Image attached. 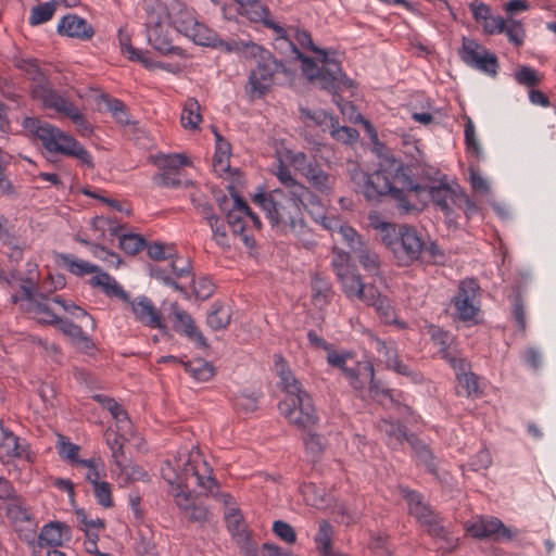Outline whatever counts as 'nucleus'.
I'll return each mask as SVG.
<instances>
[{"mask_svg":"<svg viewBox=\"0 0 556 556\" xmlns=\"http://www.w3.org/2000/svg\"><path fill=\"white\" fill-rule=\"evenodd\" d=\"M161 475L170 485L169 493L184 517L189 522H206L207 508L197 502L191 486L198 485L213 495L217 483L212 468L201 458L199 452H189L187 448L179 451L172 459L163 463Z\"/></svg>","mask_w":556,"mask_h":556,"instance_id":"f257e3e1","label":"nucleus"},{"mask_svg":"<svg viewBox=\"0 0 556 556\" xmlns=\"http://www.w3.org/2000/svg\"><path fill=\"white\" fill-rule=\"evenodd\" d=\"M252 202L264 213L269 224L283 233L295 237L305 235L308 227L304 220L303 208L313 213L319 211L321 204L319 198L298 200L289 192L276 188L269 191L260 190L252 197Z\"/></svg>","mask_w":556,"mask_h":556,"instance_id":"f03ea898","label":"nucleus"},{"mask_svg":"<svg viewBox=\"0 0 556 556\" xmlns=\"http://www.w3.org/2000/svg\"><path fill=\"white\" fill-rule=\"evenodd\" d=\"M296 42L304 49L316 53V61L303 54L299 48L289 41L291 50L296 59L302 63V72L306 78L317 85L320 89L327 90L332 94V100L340 105L339 91L352 87V80L342 72L341 64L328 50L319 49L312 40L311 34L306 30L296 29Z\"/></svg>","mask_w":556,"mask_h":556,"instance_id":"7ed1b4c3","label":"nucleus"},{"mask_svg":"<svg viewBox=\"0 0 556 556\" xmlns=\"http://www.w3.org/2000/svg\"><path fill=\"white\" fill-rule=\"evenodd\" d=\"M354 179H358L359 192L368 201H378L380 197L390 195L403 213H409L414 210L407 199V192L419 188L412 178L408 166L392 161L388 166L381 165L371 174L358 172Z\"/></svg>","mask_w":556,"mask_h":556,"instance_id":"20e7f679","label":"nucleus"},{"mask_svg":"<svg viewBox=\"0 0 556 556\" xmlns=\"http://www.w3.org/2000/svg\"><path fill=\"white\" fill-rule=\"evenodd\" d=\"M275 368L286 392L285 400L278 406L280 413L300 429L312 428L318 418L311 395L303 390L280 355H275Z\"/></svg>","mask_w":556,"mask_h":556,"instance_id":"39448f33","label":"nucleus"},{"mask_svg":"<svg viewBox=\"0 0 556 556\" xmlns=\"http://www.w3.org/2000/svg\"><path fill=\"white\" fill-rule=\"evenodd\" d=\"M235 46L236 49L231 50L230 53H241L245 58L256 60V67L249 76L248 91L252 98L264 97L274 84V76L278 73H287L286 66L260 45L235 39Z\"/></svg>","mask_w":556,"mask_h":556,"instance_id":"423d86ee","label":"nucleus"},{"mask_svg":"<svg viewBox=\"0 0 556 556\" xmlns=\"http://www.w3.org/2000/svg\"><path fill=\"white\" fill-rule=\"evenodd\" d=\"M23 127L41 141L45 149L51 153L73 156L87 167H92L91 154L72 136L55 126L36 117H25Z\"/></svg>","mask_w":556,"mask_h":556,"instance_id":"0eeeda50","label":"nucleus"},{"mask_svg":"<svg viewBox=\"0 0 556 556\" xmlns=\"http://www.w3.org/2000/svg\"><path fill=\"white\" fill-rule=\"evenodd\" d=\"M144 26L149 45L161 54H178L182 50L173 45L169 33V13L167 8L155 0L144 3Z\"/></svg>","mask_w":556,"mask_h":556,"instance_id":"6e6552de","label":"nucleus"},{"mask_svg":"<svg viewBox=\"0 0 556 556\" xmlns=\"http://www.w3.org/2000/svg\"><path fill=\"white\" fill-rule=\"evenodd\" d=\"M175 29L191 39L194 43L212 47L219 51L230 53L236 49L235 39H222L204 24H201L188 10H180L173 20Z\"/></svg>","mask_w":556,"mask_h":556,"instance_id":"1a4fd4ad","label":"nucleus"},{"mask_svg":"<svg viewBox=\"0 0 556 556\" xmlns=\"http://www.w3.org/2000/svg\"><path fill=\"white\" fill-rule=\"evenodd\" d=\"M13 303H20L21 308L41 324L54 325L58 315L50 306L52 298L38 292L34 277L21 279L20 293L12 294Z\"/></svg>","mask_w":556,"mask_h":556,"instance_id":"9d476101","label":"nucleus"},{"mask_svg":"<svg viewBox=\"0 0 556 556\" xmlns=\"http://www.w3.org/2000/svg\"><path fill=\"white\" fill-rule=\"evenodd\" d=\"M425 249V239L419 231L407 225L399 229V238L393 247V255L400 266H409L419 262Z\"/></svg>","mask_w":556,"mask_h":556,"instance_id":"9b49d317","label":"nucleus"},{"mask_svg":"<svg viewBox=\"0 0 556 556\" xmlns=\"http://www.w3.org/2000/svg\"><path fill=\"white\" fill-rule=\"evenodd\" d=\"M416 186L419 189L409 190V193H414L417 199L422 201L430 200L435 208L440 210L446 218H452L453 208L451 204L455 203L459 186H451L442 181L432 185L416 182Z\"/></svg>","mask_w":556,"mask_h":556,"instance_id":"f8f14e48","label":"nucleus"},{"mask_svg":"<svg viewBox=\"0 0 556 556\" xmlns=\"http://www.w3.org/2000/svg\"><path fill=\"white\" fill-rule=\"evenodd\" d=\"M5 513L7 517L13 522L18 538L27 544L34 545L37 538L38 522L26 505L25 500L20 496L8 503Z\"/></svg>","mask_w":556,"mask_h":556,"instance_id":"ddd939ff","label":"nucleus"},{"mask_svg":"<svg viewBox=\"0 0 556 556\" xmlns=\"http://www.w3.org/2000/svg\"><path fill=\"white\" fill-rule=\"evenodd\" d=\"M458 54L466 65L490 76L496 75L497 58L475 39L463 37V45Z\"/></svg>","mask_w":556,"mask_h":556,"instance_id":"4468645a","label":"nucleus"},{"mask_svg":"<svg viewBox=\"0 0 556 556\" xmlns=\"http://www.w3.org/2000/svg\"><path fill=\"white\" fill-rule=\"evenodd\" d=\"M465 530L475 539H491L498 541L501 538L511 540V531L496 517L475 516L465 522Z\"/></svg>","mask_w":556,"mask_h":556,"instance_id":"2eb2a0df","label":"nucleus"},{"mask_svg":"<svg viewBox=\"0 0 556 556\" xmlns=\"http://www.w3.org/2000/svg\"><path fill=\"white\" fill-rule=\"evenodd\" d=\"M478 290L479 286L473 279L463 280L459 283L457 294L452 300L458 319L468 321L477 316Z\"/></svg>","mask_w":556,"mask_h":556,"instance_id":"dca6fc26","label":"nucleus"},{"mask_svg":"<svg viewBox=\"0 0 556 556\" xmlns=\"http://www.w3.org/2000/svg\"><path fill=\"white\" fill-rule=\"evenodd\" d=\"M401 493L408 503L409 514L427 526L430 534L441 536L444 532L439 517L426 505L419 493L407 489H402Z\"/></svg>","mask_w":556,"mask_h":556,"instance_id":"f3484780","label":"nucleus"},{"mask_svg":"<svg viewBox=\"0 0 556 556\" xmlns=\"http://www.w3.org/2000/svg\"><path fill=\"white\" fill-rule=\"evenodd\" d=\"M337 278L341 285L343 293L350 300L356 299L361 302H368L377 296L376 287L370 283H364L355 267L339 274Z\"/></svg>","mask_w":556,"mask_h":556,"instance_id":"a211bd4d","label":"nucleus"},{"mask_svg":"<svg viewBox=\"0 0 556 556\" xmlns=\"http://www.w3.org/2000/svg\"><path fill=\"white\" fill-rule=\"evenodd\" d=\"M30 92L35 100L41 101L45 109L53 110L64 116L76 108L67 98L53 89L50 81L45 85H35Z\"/></svg>","mask_w":556,"mask_h":556,"instance_id":"6ab92c4d","label":"nucleus"},{"mask_svg":"<svg viewBox=\"0 0 556 556\" xmlns=\"http://www.w3.org/2000/svg\"><path fill=\"white\" fill-rule=\"evenodd\" d=\"M428 334L433 344L439 348L438 353L440 356L445 359L451 367L465 359L459 356L455 339L448 331L443 330L439 326L430 325L428 327Z\"/></svg>","mask_w":556,"mask_h":556,"instance_id":"aec40b11","label":"nucleus"},{"mask_svg":"<svg viewBox=\"0 0 556 556\" xmlns=\"http://www.w3.org/2000/svg\"><path fill=\"white\" fill-rule=\"evenodd\" d=\"M128 303L131 306L136 319L142 325L152 329L165 328L161 313L148 296L141 295L134 300L129 299Z\"/></svg>","mask_w":556,"mask_h":556,"instance_id":"412c9836","label":"nucleus"},{"mask_svg":"<svg viewBox=\"0 0 556 556\" xmlns=\"http://www.w3.org/2000/svg\"><path fill=\"white\" fill-rule=\"evenodd\" d=\"M342 375L355 390H363L366 384H369L371 392L378 390V384L375 380L374 365L369 361L356 362L354 367L344 368Z\"/></svg>","mask_w":556,"mask_h":556,"instance_id":"4be33fe9","label":"nucleus"},{"mask_svg":"<svg viewBox=\"0 0 556 556\" xmlns=\"http://www.w3.org/2000/svg\"><path fill=\"white\" fill-rule=\"evenodd\" d=\"M273 173L283 186L281 189L294 195L298 200L315 199L316 194L308 187L298 181L290 168L281 160L275 165Z\"/></svg>","mask_w":556,"mask_h":556,"instance_id":"5701e85b","label":"nucleus"},{"mask_svg":"<svg viewBox=\"0 0 556 556\" xmlns=\"http://www.w3.org/2000/svg\"><path fill=\"white\" fill-rule=\"evenodd\" d=\"M456 377V392L458 395L470 397L479 396L482 392L479 389L478 377L470 371L467 359H463L452 366Z\"/></svg>","mask_w":556,"mask_h":556,"instance_id":"b1692460","label":"nucleus"},{"mask_svg":"<svg viewBox=\"0 0 556 556\" xmlns=\"http://www.w3.org/2000/svg\"><path fill=\"white\" fill-rule=\"evenodd\" d=\"M72 538L71 528L61 521H51L45 525L38 535V546L58 547Z\"/></svg>","mask_w":556,"mask_h":556,"instance_id":"393cba45","label":"nucleus"},{"mask_svg":"<svg viewBox=\"0 0 556 556\" xmlns=\"http://www.w3.org/2000/svg\"><path fill=\"white\" fill-rule=\"evenodd\" d=\"M58 33L62 36L88 40L93 36L94 30L85 18L68 14L61 18Z\"/></svg>","mask_w":556,"mask_h":556,"instance_id":"a878e982","label":"nucleus"},{"mask_svg":"<svg viewBox=\"0 0 556 556\" xmlns=\"http://www.w3.org/2000/svg\"><path fill=\"white\" fill-rule=\"evenodd\" d=\"M174 315V329L177 332L186 334L190 340L197 342L201 346H206V339L194 325L191 316L184 309L179 308L177 304H172Z\"/></svg>","mask_w":556,"mask_h":556,"instance_id":"bb28decb","label":"nucleus"},{"mask_svg":"<svg viewBox=\"0 0 556 556\" xmlns=\"http://www.w3.org/2000/svg\"><path fill=\"white\" fill-rule=\"evenodd\" d=\"M58 328L67 337L71 338L72 343L80 351L86 354H89L94 349V343L91 338L87 336L80 326L75 325L70 319H63L58 317V320L54 323Z\"/></svg>","mask_w":556,"mask_h":556,"instance_id":"cd10ccee","label":"nucleus"},{"mask_svg":"<svg viewBox=\"0 0 556 556\" xmlns=\"http://www.w3.org/2000/svg\"><path fill=\"white\" fill-rule=\"evenodd\" d=\"M89 285L93 288L100 287L108 296H115L124 302H129V295L125 292L123 287L115 280L114 277L101 269L97 275L90 278Z\"/></svg>","mask_w":556,"mask_h":556,"instance_id":"c85d7f7f","label":"nucleus"},{"mask_svg":"<svg viewBox=\"0 0 556 556\" xmlns=\"http://www.w3.org/2000/svg\"><path fill=\"white\" fill-rule=\"evenodd\" d=\"M26 450L20 444L18 438L9 429L0 435V459L5 463L13 458H22Z\"/></svg>","mask_w":556,"mask_h":556,"instance_id":"c756f323","label":"nucleus"},{"mask_svg":"<svg viewBox=\"0 0 556 556\" xmlns=\"http://www.w3.org/2000/svg\"><path fill=\"white\" fill-rule=\"evenodd\" d=\"M58 264L65 267L70 273L76 276H85L88 274H98L100 267L84 260H78L72 254H58Z\"/></svg>","mask_w":556,"mask_h":556,"instance_id":"7c9ffc66","label":"nucleus"},{"mask_svg":"<svg viewBox=\"0 0 556 556\" xmlns=\"http://www.w3.org/2000/svg\"><path fill=\"white\" fill-rule=\"evenodd\" d=\"M216 138V151L213 159V167L216 173L223 175L230 168V143L224 139L216 130H214Z\"/></svg>","mask_w":556,"mask_h":556,"instance_id":"2f4dec72","label":"nucleus"},{"mask_svg":"<svg viewBox=\"0 0 556 556\" xmlns=\"http://www.w3.org/2000/svg\"><path fill=\"white\" fill-rule=\"evenodd\" d=\"M359 264L371 276H378L380 273L381 261L379 255L366 243L359 250L354 252Z\"/></svg>","mask_w":556,"mask_h":556,"instance_id":"473e14b6","label":"nucleus"},{"mask_svg":"<svg viewBox=\"0 0 556 556\" xmlns=\"http://www.w3.org/2000/svg\"><path fill=\"white\" fill-rule=\"evenodd\" d=\"M186 371L199 382L208 381L214 376V367L203 358H195L190 362H180Z\"/></svg>","mask_w":556,"mask_h":556,"instance_id":"72a5a7b5","label":"nucleus"},{"mask_svg":"<svg viewBox=\"0 0 556 556\" xmlns=\"http://www.w3.org/2000/svg\"><path fill=\"white\" fill-rule=\"evenodd\" d=\"M15 66L25 74V76L33 81V86L35 85H45L49 80L43 75L41 70L39 68V65L37 63V60L35 59H16L15 60Z\"/></svg>","mask_w":556,"mask_h":556,"instance_id":"f704fd0d","label":"nucleus"},{"mask_svg":"<svg viewBox=\"0 0 556 556\" xmlns=\"http://www.w3.org/2000/svg\"><path fill=\"white\" fill-rule=\"evenodd\" d=\"M101 100L104 105V109L111 113V115L115 118V121L118 124L126 126L131 123L130 115L123 101L106 94H103L101 97Z\"/></svg>","mask_w":556,"mask_h":556,"instance_id":"c9c22d12","label":"nucleus"},{"mask_svg":"<svg viewBox=\"0 0 556 556\" xmlns=\"http://www.w3.org/2000/svg\"><path fill=\"white\" fill-rule=\"evenodd\" d=\"M311 289L312 299L315 305L323 306L327 304L332 296L330 282L317 274L313 277Z\"/></svg>","mask_w":556,"mask_h":556,"instance_id":"e433bc0d","label":"nucleus"},{"mask_svg":"<svg viewBox=\"0 0 556 556\" xmlns=\"http://www.w3.org/2000/svg\"><path fill=\"white\" fill-rule=\"evenodd\" d=\"M227 529L236 539L237 543L249 538V533L243 525L242 516L237 508H229L225 514Z\"/></svg>","mask_w":556,"mask_h":556,"instance_id":"4c0bfd02","label":"nucleus"},{"mask_svg":"<svg viewBox=\"0 0 556 556\" xmlns=\"http://www.w3.org/2000/svg\"><path fill=\"white\" fill-rule=\"evenodd\" d=\"M409 445L415 451L418 459L427 467L429 472L437 476L438 469L437 464L434 462V456L430 448L424 444L421 441H419L415 435H410L408 439Z\"/></svg>","mask_w":556,"mask_h":556,"instance_id":"58836bf2","label":"nucleus"},{"mask_svg":"<svg viewBox=\"0 0 556 556\" xmlns=\"http://www.w3.org/2000/svg\"><path fill=\"white\" fill-rule=\"evenodd\" d=\"M377 296L374 300L364 302L368 306H374L379 314L380 318L386 324H395V312L388 298L382 296L379 290L376 288Z\"/></svg>","mask_w":556,"mask_h":556,"instance_id":"ea45409f","label":"nucleus"},{"mask_svg":"<svg viewBox=\"0 0 556 556\" xmlns=\"http://www.w3.org/2000/svg\"><path fill=\"white\" fill-rule=\"evenodd\" d=\"M380 430L389 437V444L393 447L401 445L404 441L408 442L412 435L406 432V428L400 422L383 420Z\"/></svg>","mask_w":556,"mask_h":556,"instance_id":"a19ab883","label":"nucleus"},{"mask_svg":"<svg viewBox=\"0 0 556 556\" xmlns=\"http://www.w3.org/2000/svg\"><path fill=\"white\" fill-rule=\"evenodd\" d=\"M202 121V116L200 114V104L199 102L190 98L186 101L182 113H181V124L185 128L195 129Z\"/></svg>","mask_w":556,"mask_h":556,"instance_id":"79ce46f5","label":"nucleus"},{"mask_svg":"<svg viewBox=\"0 0 556 556\" xmlns=\"http://www.w3.org/2000/svg\"><path fill=\"white\" fill-rule=\"evenodd\" d=\"M206 321L213 330L226 328L230 323L229 309L218 303H214L207 315Z\"/></svg>","mask_w":556,"mask_h":556,"instance_id":"37998d69","label":"nucleus"},{"mask_svg":"<svg viewBox=\"0 0 556 556\" xmlns=\"http://www.w3.org/2000/svg\"><path fill=\"white\" fill-rule=\"evenodd\" d=\"M155 164L160 170L180 173V169L189 164V160L182 154H160Z\"/></svg>","mask_w":556,"mask_h":556,"instance_id":"c03bdc74","label":"nucleus"},{"mask_svg":"<svg viewBox=\"0 0 556 556\" xmlns=\"http://www.w3.org/2000/svg\"><path fill=\"white\" fill-rule=\"evenodd\" d=\"M330 136L338 142L350 144L358 139V131L349 126H339L338 119L331 122L329 125Z\"/></svg>","mask_w":556,"mask_h":556,"instance_id":"a18cd8bd","label":"nucleus"},{"mask_svg":"<svg viewBox=\"0 0 556 556\" xmlns=\"http://www.w3.org/2000/svg\"><path fill=\"white\" fill-rule=\"evenodd\" d=\"M375 342H376V349L379 352H381L382 350H386V364H387L388 368H391L394 371H396L397 374L405 375V376L410 374L408 366H406L405 364H403L400 361L395 351L388 349L386 346V343L383 341H381L380 339H375Z\"/></svg>","mask_w":556,"mask_h":556,"instance_id":"49530a36","label":"nucleus"},{"mask_svg":"<svg viewBox=\"0 0 556 556\" xmlns=\"http://www.w3.org/2000/svg\"><path fill=\"white\" fill-rule=\"evenodd\" d=\"M332 526L327 520H321L318 526V532L315 536V543L321 556L332 551Z\"/></svg>","mask_w":556,"mask_h":556,"instance_id":"de8ad7c7","label":"nucleus"},{"mask_svg":"<svg viewBox=\"0 0 556 556\" xmlns=\"http://www.w3.org/2000/svg\"><path fill=\"white\" fill-rule=\"evenodd\" d=\"M55 12V3L45 2L34 7L29 15V24L37 26L50 21Z\"/></svg>","mask_w":556,"mask_h":556,"instance_id":"09e8293b","label":"nucleus"},{"mask_svg":"<svg viewBox=\"0 0 556 556\" xmlns=\"http://www.w3.org/2000/svg\"><path fill=\"white\" fill-rule=\"evenodd\" d=\"M446 260L445 252L434 241H425L422 257L419 260L420 263L443 265Z\"/></svg>","mask_w":556,"mask_h":556,"instance_id":"8fccbe9b","label":"nucleus"},{"mask_svg":"<svg viewBox=\"0 0 556 556\" xmlns=\"http://www.w3.org/2000/svg\"><path fill=\"white\" fill-rule=\"evenodd\" d=\"M334 241H340L346 244L353 253L365 244L357 231L348 224L344 227H340V231L334 238Z\"/></svg>","mask_w":556,"mask_h":556,"instance_id":"3c124183","label":"nucleus"},{"mask_svg":"<svg viewBox=\"0 0 556 556\" xmlns=\"http://www.w3.org/2000/svg\"><path fill=\"white\" fill-rule=\"evenodd\" d=\"M464 135L467 151L477 159H480L482 156V149L476 134L473 122L469 117L465 124Z\"/></svg>","mask_w":556,"mask_h":556,"instance_id":"603ef678","label":"nucleus"},{"mask_svg":"<svg viewBox=\"0 0 556 556\" xmlns=\"http://www.w3.org/2000/svg\"><path fill=\"white\" fill-rule=\"evenodd\" d=\"M118 239L121 249L130 255H135L147 245L146 240L135 233L121 235Z\"/></svg>","mask_w":556,"mask_h":556,"instance_id":"864d4df0","label":"nucleus"},{"mask_svg":"<svg viewBox=\"0 0 556 556\" xmlns=\"http://www.w3.org/2000/svg\"><path fill=\"white\" fill-rule=\"evenodd\" d=\"M52 302L60 305L64 312L76 318H86L90 321L91 327H94V320L91 315H89L84 308L77 306L74 302L67 301L60 295H55L52 298Z\"/></svg>","mask_w":556,"mask_h":556,"instance_id":"5fc2aeb1","label":"nucleus"},{"mask_svg":"<svg viewBox=\"0 0 556 556\" xmlns=\"http://www.w3.org/2000/svg\"><path fill=\"white\" fill-rule=\"evenodd\" d=\"M104 437H105L106 445L109 446V448L112 452V457L114 459L115 465L121 466V460H123L122 458L124 457L123 438L114 432L109 431V430L105 432Z\"/></svg>","mask_w":556,"mask_h":556,"instance_id":"6e6d98bb","label":"nucleus"},{"mask_svg":"<svg viewBox=\"0 0 556 556\" xmlns=\"http://www.w3.org/2000/svg\"><path fill=\"white\" fill-rule=\"evenodd\" d=\"M349 262L350 254L334 245L332 248L331 267L336 276L354 267Z\"/></svg>","mask_w":556,"mask_h":556,"instance_id":"4d7b16f0","label":"nucleus"},{"mask_svg":"<svg viewBox=\"0 0 556 556\" xmlns=\"http://www.w3.org/2000/svg\"><path fill=\"white\" fill-rule=\"evenodd\" d=\"M121 471L122 479L124 482L140 481L147 477V472L136 464H124L121 460V466H117Z\"/></svg>","mask_w":556,"mask_h":556,"instance_id":"13d9d810","label":"nucleus"},{"mask_svg":"<svg viewBox=\"0 0 556 556\" xmlns=\"http://www.w3.org/2000/svg\"><path fill=\"white\" fill-rule=\"evenodd\" d=\"M207 224L211 227L213 240L217 243V245L224 249L229 248L226 227L220 217L217 216L214 219H212V222H207Z\"/></svg>","mask_w":556,"mask_h":556,"instance_id":"bf43d9fd","label":"nucleus"},{"mask_svg":"<svg viewBox=\"0 0 556 556\" xmlns=\"http://www.w3.org/2000/svg\"><path fill=\"white\" fill-rule=\"evenodd\" d=\"M307 182L318 192L328 194L332 189L333 179L328 173L321 169L316 175H314Z\"/></svg>","mask_w":556,"mask_h":556,"instance_id":"052dcab7","label":"nucleus"},{"mask_svg":"<svg viewBox=\"0 0 556 556\" xmlns=\"http://www.w3.org/2000/svg\"><path fill=\"white\" fill-rule=\"evenodd\" d=\"M226 217L233 233L242 236L244 243L249 244L250 238L247 235H244L245 225L243 217H245V215L233 210H230L227 211Z\"/></svg>","mask_w":556,"mask_h":556,"instance_id":"680f3d73","label":"nucleus"},{"mask_svg":"<svg viewBox=\"0 0 556 556\" xmlns=\"http://www.w3.org/2000/svg\"><path fill=\"white\" fill-rule=\"evenodd\" d=\"M372 225L375 229L380 230L383 243L393 251V247L399 238V232H396L395 227L387 222L372 223Z\"/></svg>","mask_w":556,"mask_h":556,"instance_id":"e2e57ef3","label":"nucleus"},{"mask_svg":"<svg viewBox=\"0 0 556 556\" xmlns=\"http://www.w3.org/2000/svg\"><path fill=\"white\" fill-rule=\"evenodd\" d=\"M76 519L79 525L84 527V531L87 533L90 529L103 530L105 528V522L100 518H91L87 511L83 508L75 510Z\"/></svg>","mask_w":556,"mask_h":556,"instance_id":"0e129e2a","label":"nucleus"},{"mask_svg":"<svg viewBox=\"0 0 556 556\" xmlns=\"http://www.w3.org/2000/svg\"><path fill=\"white\" fill-rule=\"evenodd\" d=\"M273 532L283 542L293 544L296 541L294 529L286 521L276 520L273 523Z\"/></svg>","mask_w":556,"mask_h":556,"instance_id":"69168bd1","label":"nucleus"},{"mask_svg":"<svg viewBox=\"0 0 556 556\" xmlns=\"http://www.w3.org/2000/svg\"><path fill=\"white\" fill-rule=\"evenodd\" d=\"M93 493L99 505L105 508L113 506L112 489L109 482L96 483Z\"/></svg>","mask_w":556,"mask_h":556,"instance_id":"338daca9","label":"nucleus"},{"mask_svg":"<svg viewBox=\"0 0 556 556\" xmlns=\"http://www.w3.org/2000/svg\"><path fill=\"white\" fill-rule=\"evenodd\" d=\"M66 117H68L74 123L80 136L88 137L92 134V127L90 123L86 119L77 106Z\"/></svg>","mask_w":556,"mask_h":556,"instance_id":"774afa93","label":"nucleus"}]
</instances>
